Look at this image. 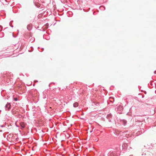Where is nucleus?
Segmentation results:
<instances>
[{"instance_id": "f257e3e1", "label": "nucleus", "mask_w": 156, "mask_h": 156, "mask_svg": "<svg viewBox=\"0 0 156 156\" xmlns=\"http://www.w3.org/2000/svg\"><path fill=\"white\" fill-rule=\"evenodd\" d=\"M12 74L11 73H9L1 74L0 77V82H1L2 83L0 82V84L1 85L4 84V83L7 84H10L12 80L11 77Z\"/></svg>"}, {"instance_id": "f03ea898", "label": "nucleus", "mask_w": 156, "mask_h": 156, "mask_svg": "<svg viewBox=\"0 0 156 156\" xmlns=\"http://www.w3.org/2000/svg\"><path fill=\"white\" fill-rule=\"evenodd\" d=\"M143 122L138 120L135 122V125L136 126L140 127L143 126Z\"/></svg>"}, {"instance_id": "7ed1b4c3", "label": "nucleus", "mask_w": 156, "mask_h": 156, "mask_svg": "<svg viewBox=\"0 0 156 156\" xmlns=\"http://www.w3.org/2000/svg\"><path fill=\"white\" fill-rule=\"evenodd\" d=\"M49 24L48 23L46 24L43 27L41 28V29H39L41 31H45L46 29L48 28Z\"/></svg>"}, {"instance_id": "20e7f679", "label": "nucleus", "mask_w": 156, "mask_h": 156, "mask_svg": "<svg viewBox=\"0 0 156 156\" xmlns=\"http://www.w3.org/2000/svg\"><path fill=\"white\" fill-rule=\"evenodd\" d=\"M112 115L111 113H110L107 115L106 118L109 122H112Z\"/></svg>"}, {"instance_id": "39448f33", "label": "nucleus", "mask_w": 156, "mask_h": 156, "mask_svg": "<svg viewBox=\"0 0 156 156\" xmlns=\"http://www.w3.org/2000/svg\"><path fill=\"white\" fill-rule=\"evenodd\" d=\"M11 107V104L8 102L5 106V110L9 111Z\"/></svg>"}, {"instance_id": "423d86ee", "label": "nucleus", "mask_w": 156, "mask_h": 156, "mask_svg": "<svg viewBox=\"0 0 156 156\" xmlns=\"http://www.w3.org/2000/svg\"><path fill=\"white\" fill-rule=\"evenodd\" d=\"M119 123L124 126H125L127 123V121L124 119L121 120L119 122Z\"/></svg>"}, {"instance_id": "0eeeda50", "label": "nucleus", "mask_w": 156, "mask_h": 156, "mask_svg": "<svg viewBox=\"0 0 156 156\" xmlns=\"http://www.w3.org/2000/svg\"><path fill=\"white\" fill-rule=\"evenodd\" d=\"M27 28L28 30H31L32 29V25L31 24L28 25L27 26Z\"/></svg>"}, {"instance_id": "6e6552de", "label": "nucleus", "mask_w": 156, "mask_h": 156, "mask_svg": "<svg viewBox=\"0 0 156 156\" xmlns=\"http://www.w3.org/2000/svg\"><path fill=\"white\" fill-rule=\"evenodd\" d=\"M117 109L118 110L121 111L123 109V108L122 106H119L117 107Z\"/></svg>"}, {"instance_id": "1a4fd4ad", "label": "nucleus", "mask_w": 156, "mask_h": 156, "mask_svg": "<svg viewBox=\"0 0 156 156\" xmlns=\"http://www.w3.org/2000/svg\"><path fill=\"white\" fill-rule=\"evenodd\" d=\"M79 106V104L77 102L74 103L73 104V106L74 108H76L78 107Z\"/></svg>"}, {"instance_id": "9d476101", "label": "nucleus", "mask_w": 156, "mask_h": 156, "mask_svg": "<svg viewBox=\"0 0 156 156\" xmlns=\"http://www.w3.org/2000/svg\"><path fill=\"white\" fill-rule=\"evenodd\" d=\"M4 36V33L3 32L0 33V37H2Z\"/></svg>"}, {"instance_id": "9b49d317", "label": "nucleus", "mask_w": 156, "mask_h": 156, "mask_svg": "<svg viewBox=\"0 0 156 156\" xmlns=\"http://www.w3.org/2000/svg\"><path fill=\"white\" fill-rule=\"evenodd\" d=\"M35 5L38 8H39L40 7L41 5L39 4H37V3H35Z\"/></svg>"}, {"instance_id": "f8f14e48", "label": "nucleus", "mask_w": 156, "mask_h": 156, "mask_svg": "<svg viewBox=\"0 0 156 156\" xmlns=\"http://www.w3.org/2000/svg\"><path fill=\"white\" fill-rule=\"evenodd\" d=\"M100 8L101 9H102L103 8H104V10H105V6H101L100 7Z\"/></svg>"}, {"instance_id": "ddd939ff", "label": "nucleus", "mask_w": 156, "mask_h": 156, "mask_svg": "<svg viewBox=\"0 0 156 156\" xmlns=\"http://www.w3.org/2000/svg\"><path fill=\"white\" fill-rule=\"evenodd\" d=\"M13 100L15 101H18V98H13Z\"/></svg>"}, {"instance_id": "4468645a", "label": "nucleus", "mask_w": 156, "mask_h": 156, "mask_svg": "<svg viewBox=\"0 0 156 156\" xmlns=\"http://www.w3.org/2000/svg\"><path fill=\"white\" fill-rule=\"evenodd\" d=\"M0 27L1 28V30H0V31H1L2 30V26L0 25Z\"/></svg>"}, {"instance_id": "2eb2a0df", "label": "nucleus", "mask_w": 156, "mask_h": 156, "mask_svg": "<svg viewBox=\"0 0 156 156\" xmlns=\"http://www.w3.org/2000/svg\"><path fill=\"white\" fill-rule=\"evenodd\" d=\"M51 83H53L54 84H55L54 83H50V84H49V87H50V84H51Z\"/></svg>"}, {"instance_id": "dca6fc26", "label": "nucleus", "mask_w": 156, "mask_h": 156, "mask_svg": "<svg viewBox=\"0 0 156 156\" xmlns=\"http://www.w3.org/2000/svg\"><path fill=\"white\" fill-rule=\"evenodd\" d=\"M62 131H63V132H64L65 131H66V130H65L64 129H62Z\"/></svg>"}, {"instance_id": "f3484780", "label": "nucleus", "mask_w": 156, "mask_h": 156, "mask_svg": "<svg viewBox=\"0 0 156 156\" xmlns=\"http://www.w3.org/2000/svg\"><path fill=\"white\" fill-rule=\"evenodd\" d=\"M37 29H38V30L40 29H40V27H37Z\"/></svg>"}, {"instance_id": "a211bd4d", "label": "nucleus", "mask_w": 156, "mask_h": 156, "mask_svg": "<svg viewBox=\"0 0 156 156\" xmlns=\"http://www.w3.org/2000/svg\"><path fill=\"white\" fill-rule=\"evenodd\" d=\"M0 127H4V126H3V125H1Z\"/></svg>"}, {"instance_id": "6ab92c4d", "label": "nucleus", "mask_w": 156, "mask_h": 156, "mask_svg": "<svg viewBox=\"0 0 156 156\" xmlns=\"http://www.w3.org/2000/svg\"><path fill=\"white\" fill-rule=\"evenodd\" d=\"M101 119H102V120H104H104L105 119L104 118H102Z\"/></svg>"}, {"instance_id": "aec40b11", "label": "nucleus", "mask_w": 156, "mask_h": 156, "mask_svg": "<svg viewBox=\"0 0 156 156\" xmlns=\"http://www.w3.org/2000/svg\"><path fill=\"white\" fill-rule=\"evenodd\" d=\"M144 97V95L142 96V98H143Z\"/></svg>"}, {"instance_id": "412c9836", "label": "nucleus", "mask_w": 156, "mask_h": 156, "mask_svg": "<svg viewBox=\"0 0 156 156\" xmlns=\"http://www.w3.org/2000/svg\"><path fill=\"white\" fill-rule=\"evenodd\" d=\"M10 26L11 27H13V26H11V25H10Z\"/></svg>"}, {"instance_id": "4be33fe9", "label": "nucleus", "mask_w": 156, "mask_h": 156, "mask_svg": "<svg viewBox=\"0 0 156 156\" xmlns=\"http://www.w3.org/2000/svg\"><path fill=\"white\" fill-rule=\"evenodd\" d=\"M16 127H19V126H17V125H16Z\"/></svg>"}, {"instance_id": "5701e85b", "label": "nucleus", "mask_w": 156, "mask_h": 156, "mask_svg": "<svg viewBox=\"0 0 156 156\" xmlns=\"http://www.w3.org/2000/svg\"><path fill=\"white\" fill-rule=\"evenodd\" d=\"M21 127H24V126H21Z\"/></svg>"}, {"instance_id": "b1692460", "label": "nucleus", "mask_w": 156, "mask_h": 156, "mask_svg": "<svg viewBox=\"0 0 156 156\" xmlns=\"http://www.w3.org/2000/svg\"><path fill=\"white\" fill-rule=\"evenodd\" d=\"M42 49H43V50H44V48H42Z\"/></svg>"}, {"instance_id": "393cba45", "label": "nucleus", "mask_w": 156, "mask_h": 156, "mask_svg": "<svg viewBox=\"0 0 156 156\" xmlns=\"http://www.w3.org/2000/svg\"><path fill=\"white\" fill-rule=\"evenodd\" d=\"M90 132H91V131H90Z\"/></svg>"}, {"instance_id": "a878e982", "label": "nucleus", "mask_w": 156, "mask_h": 156, "mask_svg": "<svg viewBox=\"0 0 156 156\" xmlns=\"http://www.w3.org/2000/svg\"><path fill=\"white\" fill-rule=\"evenodd\" d=\"M154 126V127H155V126H156V125L155 126Z\"/></svg>"}, {"instance_id": "bb28decb", "label": "nucleus", "mask_w": 156, "mask_h": 156, "mask_svg": "<svg viewBox=\"0 0 156 156\" xmlns=\"http://www.w3.org/2000/svg\"><path fill=\"white\" fill-rule=\"evenodd\" d=\"M67 129H69V128H67Z\"/></svg>"}]
</instances>
